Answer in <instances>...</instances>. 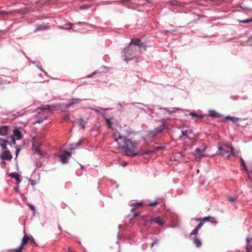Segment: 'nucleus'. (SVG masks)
<instances>
[{"label":"nucleus","mask_w":252,"mask_h":252,"mask_svg":"<svg viewBox=\"0 0 252 252\" xmlns=\"http://www.w3.org/2000/svg\"><path fill=\"white\" fill-rule=\"evenodd\" d=\"M158 201H157V200H155L154 202L150 203L149 204V206H155L157 205H158Z\"/></svg>","instance_id":"7c9ffc66"},{"label":"nucleus","mask_w":252,"mask_h":252,"mask_svg":"<svg viewBox=\"0 0 252 252\" xmlns=\"http://www.w3.org/2000/svg\"><path fill=\"white\" fill-rule=\"evenodd\" d=\"M123 135H121V134L119 132H115L114 133V137H115V140L116 141L117 139H118V138H120Z\"/></svg>","instance_id":"c85d7f7f"},{"label":"nucleus","mask_w":252,"mask_h":252,"mask_svg":"<svg viewBox=\"0 0 252 252\" xmlns=\"http://www.w3.org/2000/svg\"><path fill=\"white\" fill-rule=\"evenodd\" d=\"M29 206L30 207L32 210L34 212H35V208L32 205H29Z\"/></svg>","instance_id":"58836bf2"},{"label":"nucleus","mask_w":252,"mask_h":252,"mask_svg":"<svg viewBox=\"0 0 252 252\" xmlns=\"http://www.w3.org/2000/svg\"><path fill=\"white\" fill-rule=\"evenodd\" d=\"M106 123H107V124L108 125V127L109 128H111V126H112V123H111L110 120L108 119H106Z\"/></svg>","instance_id":"c756f323"},{"label":"nucleus","mask_w":252,"mask_h":252,"mask_svg":"<svg viewBox=\"0 0 252 252\" xmlns=\"http://www.w3.org/2000/svg\"><path fill=\"white\" fill-rule=\"evenodd\" d=\"M243 167H244V170H245V171H248V169H247V167H246V165L243 166Z\"/></svg>","instance_id":"c03bdc74"},{"label":"nucleus","mask_w":252,"mask_h":252,"mask_svg":"<svg viewBox=\"0 0 252 252\" xmlns=\"http://www.w3.org/2000/svg\"><path fill=\"white\" fill-rule=\"evenodd\" d=\"M202 223H199L195 227V228L191 231L190 235H196L199 229L202 227Z\"/></svg>","instance_id":"dca6fc26"},{"label":"nucleus","mask_w":252,"mask_h":252,"mask_svg":"<svg viewBox=\"0 0 252 252\" xmlns=\"http://www.w3.org/2000/svg\"><path fill=\"white\" fill-rule=\"evenodd\" d=\"M0 158L2 160H10L12 158V156L8 150H5L1 155Z\"/></svg>","instance_id":"1a4fd4ad"},{"label":"nucleus","mask_w":252,"mask_h":252,"mask_svg":"<svg viewBox=\"0 0 252 252\" xmlns=\"http://www.w3.org/2000/svg\"><path fill=\"white\" fill-rule=\"evenodd\" d=\"M164 126H165V124L164 123L163 121H162V125L158 127V128H155L153 132L155 133V134H157L158 133L162 132V131L164 129Z\"/></svg>","instance_id":"4468645a"},{"label":"nucleus","mask_w":252,"mask_h":252,"mask_svg":"<svg viewBox=\"0 0 252 252\" xmlns=\"http://www.w3.org/2000/svg\"><path fill=\"white\" fill-rule=\"evenodd\" d=\"M225 119L227 120L231 121L233 123H236L238 121L240 120V119L239 118L230 117V116H227L226 117H225Z\"/></svg>","instance_id":"a211bd4d"},{"label":"nucleus","mask_w":252,"mask_h":252,"mask_svg":"<svg viewBox=\"0 0 252 252\" xmlns=\"http://www.w3.org/2000/svg\"><path fill=\"white\" fill-rule=\"evenodd\" d=\"M29 240H30L29 236L25 234L23 238L21 246L17 249L13 250V251L14 252H21L23 250V246L27 244Z\"/></svg>","instance_id":"423d86ee"},{"label":"nucleus","mask_w":252,"mask_h":252,"mask_svg":"<svg viewBox=\"0 0 252 252\" xmlns=\"http://www.w3.org/2000/svg\"><path fill=\"white\" fill-rule=\"evenodd\" d=\"M12 136L14 138L16 137L17 140H20L22 137L21 131L18 129H15L13 130V135Z\"/></svg>","instance_id":"f8f14e48"},{"label":"nucleus","mask_w":252,"mask_h":252,"mask_svg":"<svg viewBox=\"0 0 252 252\" xmlns=\"http://www.w3.org/2000/svg\"><path fill=\"white\" fill-rule=\"evenodd\" d=\"M73 24H72V23H69L66 25H65V27H62L61 26H58V28H59L60 29H67V30H68V29H71V26L73 25Z\"/></svg>","instance_id":"393cba45"},{"label":"nucleus","mask_w":252,"mask_h":252,"mask_svg":"<svg viewBox=\"0 0 252 252\" xmlns=\"http://www.w3.org/2000/svg\"><path fill=\"white\" fill-rule=\"evenodd\" d=\"M48 26L44 25H38L36 29L35 30V31H38L40 30H47L48 29Z\"/></svg>","instance_id":"b1692460"},{"label":"nucleus","mask_w":252,"mask_h":252,"mask_svg":"<svg viewBox=\"0 0 252 252\" xmlns=\"http://www.w3.org/2000/svg\"><path fill=\"white\" fill-rule=\"evenodd\" d=\"M127 139H128L126 138L124 136H122L121 137L119 138H118V139H117L116 141L118 143L119 146L122 148H123L126 143Z\"/></svg>","instance_id":"9d476101"},{"label":"nucleus","mask_w":252,"mask_h":252,"mask_svg":"<svg viewBox=\"0 0 252 252\" xmlns=\"http://www.w3.org/2000/svg\"><path fill=\"white\" fill-rule=\"evenodd\" d=\"M80 125L82 126L83 129L85 128V125L83 123V119L82 118L80 119L79 120Z\"/></svg>","instance_id":"473e14b6"},{"label":"nucleus","mask_w":252,"mask_h":252,"mask_svg":"<svg viewBox=\"0 0 252 252\" xmlns=\"http://www.w3.org/2000/svg\"><path fill=\"white\" fill-rule=\"evenodd\" d=\"M166 111L167 112H168L169 114H172V113H174L176 112L175 110H169V109H167L166 110Z\"/></svg>","instance_id":"4c0bfd02"},{"label":"nucleus","mask_w":252,"mask_h":252,"mask_svg":"<svg viewBox=\"0 0 252 252\" xmlns=\"http://www.w3.org/2000/svg\"><path fill=\"white\" fill-rule=\"evenodd\" d=\"M7 144L12 145V144H16L15 139L13 136H8L6 140H5Z\"/></svg>","instance_id":"ddd939ff"},{"label":"nucleus","mask_w":252,"mask_h":252,"mask_svg":"<svg viewBox=\"0 0 252 252\" xmlns=\"http://www.w3.org/2000/svg\"><path fill=\"white\" fill-rule=\"evenodd\" d=\"M142 218L144 220H145L144 219V217H142Z\"/></svg>","instance_id":"de8ad7c7"},{"label":"nucleus","mask_w":252,"mask_h":252,"mask_svg":"<svg viewBox=\"0 0 252 252\" xmlns=\"http://www.w3.org/2000/svg\"><path fill=\"white\" fill-rule=\"evenodd\" d=\"M30 240L31 241V242L33 244H34L35 245H37L35 243L34 240L32 237H31V238H30Z\"/></svg>","instance_id":"c9c22d12"},{"label":"nucleus","mask_w":252,"mask_h":252,"mask_svg":"<svg viewBox=\"0 0 252 252\" xmlns=\"http://www.w3.org/2000/svg\"><path fill=\"white\" fill-rule=\"evenodd\" d=\"M7 143L5 140H2L0 138V145L3 150L7 148Z\"/></svg>","instance_id":"4be33fe9"},{"label":"nucleus","mask_w":252,"mask_h":252,"mask_svg":"<svg viewBox=\"0 0 252 252\" xmlns=\"http://www.w3.org/2000/svg\"><path fill=\"white\" fill-rule=\"evenodd\" d=\"M206 149V147L204 146L202 149L200 148H197L196 149L195 151L198 154H202L203 153Z\"/></svg>","instance_id":"cd10ccee"},{"label":"nucleus","mask_w":252,"mask_h":252,"mask_svg":"<svg viewBox=\"0 0 252 252\" xmlns=\"http://www.w3.org/2000/svg\"><path fill=\"white\" fill-rule=\"evenodd\" d=\"M43 110H48L50 112H53L55 110V107L53 105H44L42 106Z\"/></svg>","instance_id":"f3484780"},{"label":"nucleus","mask_w":252,"mask_h":252,"mask_svg":"<svg viewBox=\"0 0 252 252\" xmlns=\"http://www.w3.org/2000/svg\"><path fill=\"white\" fill-rule=\"evenodd\" d=\"M219 154L228 158L230 155H235L234 149L231 144H223L219 147Z\"/></svg>","instance_id":"f03ea898"},{"label":"nucleus","mask_w":252,"mask_h":252,"mask_svg":"<svg viewBox=\"0 0 252 252\" xmlns=\"http://www.w3.org/2000/svg\"><path fill=\"white\" fill-rule=\"evenodd\" d=\"M139 215V213H135V214H134L133 216H134V217H136L138 216Z\"/></svg>","instance_id":"37998d69"},{"label":"nucleus","mask_w":252,"mask_h":252,"mask_svg":"<svg viewBox=\"0 0 252 252\" xmlns=\"http://www.w3.org/2000/svg\"><path fill=\"white\" fill-rule=\"evenodd\" d=\"M132 44H134L135 46H138L139 48H142L145 50H146V45L143 43H142L141 41V40L139 39H137V38L132 39L131 40L130 45H131Z\"/></svg>","instance_id":"6e6552de"},{"label":"nucleus","mask_w":252,"mask_h":252,"mask_svg":"<svg viewBox=\"0 0 252 252\" xmlns=\"http://www.w3.org/2000/svg\"><path fill=\"white\" fill-rule=\"evenodd\" d=\"M71 156V152H68L66 151H64L63 152V154L61 155H60L59 157L60 158V160H61V162L63 164H65V163H67V162H68L67 159V157H70Z\"/></svg>","instance_id":"39448f33"},{"label":"nucleus","mask_w":252,"mask_h":252,"mask_svg":"<svg viewBox=\"0 0 252 252\" xmlns=\"http://www.w3.org/2000/svg\"><path fill=\"white\" fill-rule=\"evenodd\" d=\"M131 206H133L134 207L132 208L131 210V212H134L135 210L143 205V204L140 202L133 203L131 205Z\"/></svg>","instance_id":"412c9836"},{"label":"nucleus","mask_w":252,"mask_h":252,"mask_svg":"<svg viewBox=\"0 0 252 252\" xmlns=\"http://www.w3.org/2000/svg\"><path fill=\"white\" fill-rule=\"evenodd\" d=\"M209 115L211 117H219L220 115L215 111H210L209 112Z\"/></svg>","instance_id":"a878e982"},{"label":"nucleus","mask_w":252,"mask_h":252,"mask_svg":"<svg viewBox=\"0 0 252 252\" xmlns=\"http://www.w3.org/2000/svg\"><path fill=\"white\" fill-rule=\"evenodd\" d=\"M189 115L193 117H195L199 119H202L203 117L202 115H198L195 112H190Z\"/></svg>","instance_id":"bb28decb"},{"label":"nucleus","mask_w":252,"mask_h":252,"mask_svg":"<svg viewBox=\"0 0 252 252\" xmlns=\"http://www.w3.org/2000/svg\"><path fill=\"white\" fill-rule=\"evenodd\" d=\"M74 104V102H70V103H68L66 104V107H68L69 106H70V105H72Z\"/></svg>","instance_id":"ea45409f"},{"label":"nucleus","mask_w":252,"mask_h":252,"mask_svg":"<svg viewBox=\"0 0 252 252\" xmlns=\"http://www.w3.org/2000/svg\"><path fill=\"white\" fill-rule=\"evenodd\" d=\"M68 252H72V251L71 250L70 248H68Z\"/></svg>","instance_id":"49530a36"},{"label":"nucleus","mask_w":252,"mask_h":252,"mask_svg":"<svg viewBox=\"0 0 252 252\" xmlns=\"http://www.w3.org/2000/svg\"><path fill=\"white\" fill-rule=\"evenodd\" d=\"M246 241L247 243V246L246 247V249L248 252H252V246L249 245L250 239L249 238H247Z\"/></svg>","instance_id":"aec40b11"},{"label":"nucleus","mask_w":252,"mask_h":252,"mask_svg":"<svg viewBox=\"0 0 252 252\" xmlns=\"http://www.w3.org/2000/svg\"><path fill=\"white\" fill-rule=\"evenodd\" d=\"M149 221L151 223H156L159 226H162L164 223L165 220H163V219L159 217H157L150 219L149 220Z\"/></svg>","instance_id":"0eeeda50"},{"label":"nucleus","mask_w":252,"mask_h":252,"mask_svg":"<svg viewBox=\"0 0 252 252\" xmlns=\"http://www.w3.org/2000/svg\"><path fill=\"white\" fill-rule=\"evenodd\" d=\"M241 164L242 166L246 165L244 159L241 158L240 159Z\"/></svg>","instance_id":"e433bc0d"},{"label":"nucleus","mask_w":252,"mask_h":252,"mask_svg":"<svg viewBox=\"0 0 252 252\" xmlns=\"http://www.w3.org/2000/svg\"><path fill=\"white\" fill-rule=\"evenodd\" d=\"M9 176L12 178H14L18 183H19L21 181L18 173H11Z\"/></svg>","instance_id":"2eb2a0df"},{"label":"nucleus","mask_w":252,"mask_h":252,"mask_svg":"<svg viewBox=\"0 0 252 252\" xmlns=\"http://www.w3.org/2000/svg\"><path fill=\"white\" fill-rule=\"evenodd\" d=\"M228 199L230 202H233L235 200V198L233 197H228Z\"/></svg>","instance_id":"72a5a7b5"},{"label":"nucleus","mask_w":252,"mask_h":252,"mask_svg":"<svg viewBox=\"0 0 252 252\" xmlns=\"http://www.w3.org/2000/svg\"><path fill=\"white\" fill-rule=\"evenodd\" d=\"M68 118H69L68 116V115H66V116H64L63 117V120H65V121H66V120H68Z\"/></svg>","instance_id":"a19ab883"},{"label":"nucleus","mask_w":252,"mask_h":252,"mask_svg":"<svg viewBox=\"0 0 252 252\" xmlns=\"http://www.w3.org/2000/svg\"><path fill=\"white\" fill-rule=\"evenodd\" d=\"M9 129V126H2L0 127V135L5 136L7 135Z\"/></svg>","instance_id":"9b49d317"},{"label":"nucleus","mask_w":252,"mask_h":252,"mask_svg":"<svg viewBox=\"0 0 252 252\" xmlns=\"http://www.w3.org/2000/svg\"><path fill=\"white\" fill-rule=\"evenodd\" d=\"M251 22H252V18L247 19L245 20H242L241 21V22L243 23H248Z\"/></svg>","instance_id":"2f4dec72"},{"label":"nucleus","mask_w":252,"mask_h":252,"mask_svg":"<svg viewBox=\"0 0 252 252\" xmlns=\"http://www.w3.org/2000/svg\"><path fill=\"white\" fill-rule=\"evenodd\" d=\"M95 74H96V71L94 72H93L92 73H91V74L88 75L87 76V77L88 78H91V77H92V76H93L94 75H95Z\"/></svg>","instance_id":"f704fd0d"},{"label":"nucleus","mask_w":252,"mask_h":252,"mask_svg":"<svg viewBox=\"0 0 252 252\" xmlns=\"http://www.w3.org/2000/svg\"><path fill=\"white\" fill-rule=\"evenodd\" d=\"M196 221H199V223H202V226L206 221H210L213 223H216L217 222L215 220V218L211 216H208L203 218L196 219Z\"/></svg>","instance_id":"20e7f679"},{"label":"nucleus","mask_w":252,"mask_h":252,"mask_svg":"<svg viewBox=\"0 0 252 252\" xmlns=\"http://www.w3.org/2000/svg\"><path fill=\"white\" fill-rule=\"evenodd\" d=\"M5 163H5V161H1V164H3L5 165Z\"/></svg>","instance_id":"a18cd8bd"},{"label":"nucleus","mask_w":252,"mask_h":252,"mask_svg":"<svg viewBox=\"0 0 252 252\" xmlns=\"http://www.w3.org/2000/svg\"><path fill=\"white\" fill-rule=\"evenodd\" d=\"M135 48L132 47L129 45L128 47L126 48L123 52V55L125 58L126 61H129L135 56Z\"/></svg>","instance_id":"7ed1b4c3"},{"label":"nucleus","mask_w":252,"mask_h":252,"mask_svg":"<svg viewBox=\"0 0 252 252\" xmlns=\"http://www.w3.org/2000/svg\"><path fill=\"white\" fill-rule=\"evenodd\" d=\"M136 147V144L128 139L127 140V142L123 149H125L126 155L131 157H134L139 154H149L153 152L152 151L147 150L145 152H141V153H136L135 152Z\"/></svg>","instance_id":"f257e3e1"},{"label":"nucleus","mask_w":252,"mask_h":252,"mask_svg":"<svg viewBox=\"0 0 252 252\" xmlns=\"http://www.w3.org/2000/svg\"><path fill=\"white\" fill-rule=\"evenodd\" d=\"M193 243L197 247H199L201 245V241L198 237L195 236L193 240Z\"/></svg>","instance_id":"6ab92c4d"},{"label":"nucleus","mask_w":252,"mask_h":252,"mask_svg":"<svg viewBox=\"0 0 252 252\" xmlns=\"http://www.w3.org/2000/svg\"><path fill=\"white\" fill-rule=\"evenodd\" d=\"M19 150H20L19 149H17V150H16V157L18 156Z\"/></svg>","instance_id":"79ce46f5"},{"label":"nucleus","mask_w":252,"mask_h":252,"mask_svg":"<svg viewBox=\"0 0 252 252\" xmlns=\"http://www.w3.org/2000/svg\"><path fill=\"white\" fill-rule=\"evenodd\" d=\"M191 132L192 131L189 129L183 131L182 132V135L180 137L182 138L187 137L189 134L191 133Z\"/></svg>","instance_id":"5701e85b"}]
</instances>
